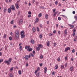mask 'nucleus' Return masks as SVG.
<instances>
[{
	"instance_id": "f257e3e1",
	"label": "nucleus",
	"mask_w": 77,
	"mask_h": 77,
	"mask_svg": "<svg viewBox=\"0 0 77 77\" xmlns=\"http://www.w3.org/2000/svg\"><path fill=\"white\" fill-rule=\"evenodd\" d=\"M15 37L16 39H19V38H20V31L19 30H17L15 31Z\"/></svg>"
},
{
	"instance_id": "f03ea898",
	"label": "nucleus",
	"mask_w": 77,
	"mask_h": 77,
	"mask_svg": "<svg viewBox=\"0 0 77 77\" xmlns=\"http://www.w3.org/2000/svg\"><path fill=\"white\" fill-rule=\"evenodd\" d=\"M12 59L11 58H9L8 60L5 61L4 62L5 63H7V65H9L10 64V63H11V61H12Z\"/></svg>"
},
{
	"instance_id": "7ed1b4c3",
	"label": "nucleus",
	"mask_w": 77,
	"mask_h": 77,
	"mask_svg": "<svg viewBox=\"0 0 77 77\" xmlns=\"http://www.w3.org/2000/svg\"><path fill=\"white\" fill-rule=\"evenodd\" d=\"M41 48H43V46L41 44H39L38 45V46L37 48H36V50L37 51H39V50H41Z\"/></svg>"
},
{
	"instance_id": "20e7f679",
	"label": "nucleus",
	"mask_w": 77,
	"mask_h": 77,
	"mask_svg": "<svg viewBox=\"0 0 77 77\" xmlns=\"http://www.w3.org/2000/svg\"><path fill=\"white\" fill-rule=\"evenodd\" d=\"M27 50V51H28L29 52H30L31 51H32V48H30V46H28Z\"/></svg>"
},
{
	"instance_id": "39448f33",
	"label": "nucleus",
	"mask_w": 77,
	"mask_h": 77,
	"mask_svg": "<svg viewBox=\"0 0 77 77\" xmlns=\"http://www.w3.org/2000/svg\"><path fill=\"white\" fill-rule=\"evenodd\" d=\"M10 8L12 9L13 11H15V6L14 5H12L11 6Z\"/></svg>"
},
{
	"instance_id": "423d86ee",
	"label": "nucleus",
	"mask_w": 77,
	"mask_h": 77,
	"mask_svg": "<svg viewBox=\"0 0 77 77\" xmlns=\"http://www.w3.org/2000/svg\"><path fill=\"white\" fill-rule=\"evenodd\" d=\"M70 50V48L69 47H67L66 48H65V51L66 52L68 50Z\"/></svg>"
},
{
	"instance_id": "0eeeda50",
	"label": "nucleus",
	"mask_w": 77,
	"mask_h": 77,
	"mask_svg": "<svg viewBox=\"0 0 77 77\" xmlns=\"http://www.w3.org/2000/svg\"><path fill=\"white\" fill-rule=\"evenodd\" d=\"M19 5L18 3H16L15 4V7L16 8V9H19Z\"/></svg>"
},
{
	"instance_id": "6e6552de",
	"label": "nucleus",
	"mask_w": 77,
	"mask_h": 77,
	"mask_svg": "<svg viewBox=\"0 0 77 77\" xmlns=\"http://www.w3.org/2000/svg\"><path fill=\"white\" fill-rule=\"evenodd\" d=\"M73 66H71L69 68V70L70 71H71V72H72V70H73Z\"/></svg>"
},
{
	"instance_id": "1a4fd4ad",
	"label": "nucleus",
	"mask_w": 77,
	"mask_h": 77,
	"mask_svg": "<svg viewBox=\"0 0 77 77\" xmlns=\"http://www.w3.org/2000/svg\"><path fill=\"white\" fill-rule=\"evenodd\" d=\"M23 19H21L19 21V24H20V25L22 24L23 23Z\"/></svg>"
},
{
	"instance_id": "9d476101",
	"label": "nucleus",
	"mask_w": 77,
	"mask_h": 77,
	"mask_svg": "<svg viewBox=\"0 0 77 77\" xmlns=\"http://www.w3.org/2000/svg\"><path fill=\"white\" fill-rule=\"evenodd\" d=\"M25 59L26 60H28V59H29V56L28 55H25Z\"/></svg>"
},
{
	"instance_id": "9b49d317",
	"label": "nucleus",
	"mask_w": 77,
	"mask_h": 77,
	"mask_svg": "<svg viewBox=\"0 0 77 77\" xmlns=\"http://www.w3.org/2000/svg\"><path fill=\"white\" fill-rule=\"evenodd\" d=\"M32 29L33 32H36V28H35L33 27Z\"/></svg>"
},
{
	"instance_id": "f8f14e48",
	"label": "nucleus",
	"mask_w": 77,
	"mask_h": 77,
	"mask_svg": "<svg viewBox=\"0 0 77 77\" xmlns=\"http://www.w3.org/2000/svg\"><path fill=\"white\" fill-rule=\"evenodd\" d=\"M8 13H11V9L10 8H9L8 9Z\"/></svg>"
},
{
	"instance_id": "ddd939ff",
	"label": "nucleus",
	"mask_w": 77,
	"mask_h": 77,
	"mask_svg": "<svg viewBox=\"0 0 77 77\" xmlns=\"http://www.w3.org/2000/svg\"><path fill=\"white\" fill-rule=\"evenodd\" d=\"M24 34V31H21V32L20 35H23Z\"/></svg>"
},
{
	"instance_id": "4468645a",
	"label": "nucleus",
	"mask_w": 77,
	"mask_h": 77,
	"mask_svg": "<svg viewBox=\"0 0 77 77\" xmlns=\"http://www.w3.org/2000/svg\"><path fill=\"white\" fill-rule=\"evenodd\" d=\"M47 45L48 47L50 46V41H48L47 43Z\"/></svg>"
},
{
	"instance_id": "2eb2a0df",
	"label": "nucleus",
	"mask_w": 77,
	"mask_h": 77,
	"mask_svg": "<svg viewBox=\"0 0 77 77\" xmlns=\"http://www.w3.org/2000/svg\"><path fill=\"white\" fill-rule=\"evenodd\" d=\"M44 69H45V73H46V72H47V68L46 67H45V68H44Z\"/></svg>"
},
{
	"instance_id": "dca6fc26",
	"label": "nucleus",
	"mask_w": 77,
	"mask_h": 77,
	"mask_svg": "<svg viewBox=\"0 0 77 77\" xmlns=\"http://www.w3.org/2000/svg\"><path fill=\"white\" fill-rule=\"evenodd\" d=\"M7 10V9L5 7L4 9V13L6 12V11Z\"/></svg>"
},
{
	"instance_id": "f3484780",
	"label": "nucleus",
	"mask_w": 77,
	"mask_h": 77,
	"mask_svg": "<svg viewBox=\"0 0 77 77\" xmlns=\"http://www.w3.org/2000/svg\"><path fill=\"white\" fill-rule=\"evenodd\" d=\"M31 42L32 44H35V41L33 39L31 40Z\"/></svg>"
},
{
	"instance_id": "a211bd4d",
	"label": "nucleus",
	"mask_w": 77,
	"mask_h": 77,
	"mask_svg": "<svg viewBox=\"0 0 77 77\" xmlns=\"http://www.w3.org/2000/svg\"><path fill=\"white\" fill-rule=\"evenodd\" d=\"M39 38L40 39H41L42 38V34H40L39 35Z\"/></svg>"
},
{
	"instance_id": "6ab92c4d",
	"label": "nucleus",
	"mask_w": 77,
	"mask_h": 77,
	"mask_svg": "<svg viewBox=\"0 0 77 77\" xmlns=\"http://www.w3.org/2000/svg\"><path fill=\"white\" fill-rule=\"evenodd\" d=\"M69 26H70V27H71V28H74V25H72L71 24H69Z\"/></svg>"
},
{
	"instance_id": "aec40b11",
	"label": "nucleus",
	"mask_w": 77,
	"mask_h": 77,
	"mask_svg": "<svg viewBox=\"0 0 77 77\" xmlns=\"http://www.w3.org/2000/svg\"><path fill=\"white\" fill-rule=\"evenodd\" d=\"M39 21V20L38 19V18H36V20L35 21V22L37 23Z\"/></svg>"
},
{
	"instance_id": "412c9836",
	"label": "nucleus",
	"mask_w": 77,
	"mask_h": 77,
	"mask_svg": "<svg viewBox=\"0 0 77 77\" xmlns=\"http://www.w3.org/2000/svg\"><path fill=\"white\" fill-rule=\"evenodd\" d=\"M61 69H63L64 68V66L63 65H61Z\"/></svg>"
},
{
	"instance_id": "4be33fe9",
	"label": "nucleus",
	"mask_w": 77,
	"mask_h": 77,
	"mask_svg": "<svg viewBox=\"0 0 77 77\" xmlns=\"http://www.w3.org/2000/svg\"><path fill=\"white\" fill-rule=\"evenodd\" d=\"M64 33L65 34H66V35L67 34L66 33H67V29H65V30H64Z\"/></svg>"
},
{
	"instance_id": "5701e85b",
	"label": "nucleus",
	"mask_w": 77,
	"mask_h": 77,
	"mask_svg": "<svg viewBox=\"0 0 77 77\" xmlns=\"http://www.w3.org/2000/svg\"><path fill=\"white\" fill-rule=\"evenodd\" d=\"M57 68H58V66H57V65L55 67V69H57Z\"/></svg>"
},
{
	"instance_id": "b1692460",
	"label": "nucleus",
	"mask_w": 77,
	"mask_h": 77,
	"mask_svg": "<svg viewBox=\"0 0 77 77\" xmlns=\"http://www.w3.org/2000/svg\"><path fill=\"white\" fill-rule=\"evenodd\" d=\"M9 76L10 77H13L12 74L11 73L9 74Z\"/></svg>"
},
{
	"instance_id": "393cba45",
	"label": "nucleus",
	"mask_w": 77,
	"mask_h": 77,
	"mask_svg": "<svg viewBox=\"0 0 77 77\" xmlns=\"http://www.w3.org/2000/svg\"><path fill=\"white\" fill-rule=\"evenodd\" d=\"M45 17L46 19H47V18H48V14H46V15H45Z\"/></svg>"
},
{
	"instance_id": "a878e982",
	"label": "nucleus",
	"mask_w": 77,
	"mask_h": 77,
	"mask_svg": "<svg viewBox=\"0 0 77 77\" xmlns=\"http://www.w3.org/2000/svg\"><path fill=\"white\" fill-rule=\"evenodd\" d=\"M21 35V38H24L25 36L24 35Z\"/></svg>"
},
{
	"instance_id": "bb28decb",
	"label": "nucleus",
	"mask_w": 77,
	"mask_h": 77,
	"mask_svg": "<svg viewBox=\"0 0 77 77\" xmlns=\"http://www.w3.org/2000/svg\"><path fill=\"white\" fill-rule=\"evenodd\" d=\"M39 4V2H36V6H38V5Z\"/></svg>"
},
{
	"instance_id": "cd10ccee",
	"label": "nucleus",
	"mask_w": 77,
	"mask_h": 77,
	"mask_svg": "<svg viewBox=\"0 0 77 77\" xmlns=\"http://www.w3.org/2000/svg\"><path fill=\"white\" fill-rule=\"evenodd\" d=\"M36 76H37V77H39V73H37Z\"/></svg>"
},
{
	"instance_id": "c85d7f7f",
	"label": "nucleus",
	"mask_w": 77,
	"mask_h": 77,
	"mask_svg": "<svg viewBox=\"0 0 77 77\" xmlns=\"http://www.w3.org/2000/svg\"><path fill=\"white\" fill-rule=\"evenodd\" d=\"M56 12H55L54 14H53V16L55 17V16H56Z\"/></svg>"
},
{
	"instance_id": "c756f323",
	"label": "nucleus",
	"mask_w": 77,
	"mask_h": 77,
	"mask_svg": "<svg viewBox=\"0 0 77 77\" xmlns=\"http://www.w3.org/2000/svg\"><path fill=\"white\" fill-rule=\"evenodd\" d=\"M38 16L39 17H41V16H42V14L40 13V14H38Z\"/></svg>"
},
{
	"instance_id": "7c9ffc66",
	"label": "nucleus",
	"mask_w": 77,
	"mask_h": 77,
	"mask_svg": "<svg viewBox=\"0 0 77 77\" xmlns=\"http://www.w3.org/2000/svg\"><path fill=\"white\" fill-rule=\"evenodd\" d=\"M3 59H1L0 60V64L1 63V62H3Z\"/></svg>"
},
{
	"instance_id": "2f4dec72",
	"label": "nucleus",
	"mask_w": 77,
	"mask_h": 77,
	"mask_svg": "<svg viewBox=\"0 0 77 77\" xmlns=\"http://www.w3.org/2000/svg\"><path fill=\"white\" fill-rule=\"evenodd\" d=\"M58 20H59V21H60V20H61V18L60 17H59L58 18Z\"/></svg>"
},
{
	"instance_id": "473e14b6",
	"label": "nucleus",
	"mask_w": 77,
	"mask_h": 77,
	"mask_svg": "<svg viewBox=\"0 0 77 77\" xmlns=\"http://www.w3.org/2000/svg\"><path fill=\"white\" fill-rule=\"evenodd\" d=\"M19 74H20V75L21 74V70H19Z\"/></svg>"
},
{
	"instance_id": "72a5a7b5",
	"label": "nucleus",
	"mask_w": 77,
	"mask_h": 77,
	"mask_svg": "<svg viewBox=\"0 0 77 77\" xmlns=\"http://www.w3.org/2000/svg\"><path fill=\"white\" fill-rule=\"evenodd\" d=\"M37 30L38 32H39V29L38 27H37Z\"/></svg>"
},
{
	"instance_id": "f704fd0d",
	"label": "nucleus",
	"mask_w": 77,
	"mask_h": 77,
	"mask_svg": "<svg viewBox=\"0 0 77 77\" xmlns=\"http://www.w3.org/2000/svg\"><path fill=\"white\" fill-rule=\"evenodd\" d=\"M74 18H75V20H77V16H75Z\"/></svg>"
},
{
	"instance_id": "c9c22d12",
	"label": "nucleus",
	"mask_w": 77,
	"mask_h": 77,
	"mask_svg": "<svg viewBox=\"0 0 77 77\" xmlns=\"http://www.w3.org/2000/svg\"><path fill=\"white\" fill-rule=\"evenodd\" d=\"M72 36H74L75 35V33L74 32H73L72 34Z\"/></svg>"
},
{
	"instance_id": "e433bc0d",
	"label": "nucleus",
	"mask_w": 77,
	"mask_h": 77,
	"mask_svg": "<svg viewBox=\"0 0 77 77\" xmlns=\"http://www.w3.org/2000/svg\"><path fill=\"white\" fill-rule=\"evenodd\" d=\"M57 61H60V58L58 57L57 59Z\"/></svg>"
},
{
	"instance_id": "4c0bfd02",
	"label": "nucleus",
	"mask_w": 77,
	"mask_h": 77,
	"mask_svg": "<svg viewBox=\"0 0 77 77\" xmlns=\"http://www.w3.org/2000/svg\"><path fill=\"white\" fill-rule=\"evenodd\" d=\"M14 23V20H12L11 21V24H13Z\"/></svg>"
},
{
	"instance_id": "58836bf2",
	"label": "nucleus",
	"mask_w": 77,
	"mask_h": 77,
	"mask_svg": "<svg viewBox=\"0 0 77 77\" xmlns=\"http://www.w3.org/2000/svg\"><path fill=\"white\" fill-rule=\"evenodd\" d=\"M30 54H31V55L32 56V57H34L33 54L32 53H30Z\"/></svg>"
},
{
	"instance_id": "ea45409f",
	"label": "nucleus",
	"mask_w": 77,
	"mask_h": 77,
	"mask_svg": "<svg viewBox=\"0 0 77 77\" xmlns=\"http://www.w3.org/2000/svg\"><path fill=\"white\" fill-rule=\"evenodd\" d=\"M57 4H58V2H57V1H56L55 2V5H57Z\"/></svg>"
},
{
	"instance_id": "a19ab883",
	"label": "nucleus",
	"mask_w": 77,
	"mask_h": 77,
	"mask_svg": "<svg viewBox=\"0 0 77 77\" xmlns=\"http://www.w3.org/2000/svg\"><path fill=\"white\" fill-rule=\"evenodd\" d=\"M39 69H40V68H39V67H38L37 69V71H39Z\"/></svg>"
},
{
	"instance_id": "79ce46f5",
	"label": "nucleus",
	"mask_w": 77,
	"mask_h": 77,
	"mask_svg": "<svg viewBox=\"0 0 77 77\" xmlns=\"http://www.w3.org/2000/svg\"><path fill=\"white\" fill-rule=\"evenodd\" d=\"M52 35H53V34H52V33H50V34H49V36H51Z\"/></svg>"
},
{
	"instance_id": "37998d69",
	"label": "nucleus",
	"mask_w": 77,
	"mask_h": 77,
	"mask_svg": "<svg viewBox=\"0 0 77 77\" xmlns=\"http://www.w3.org/2000/svg\"><path fill=\"white\" fill-rule=\"evenodd\" d=\"M9 40H10V41H11V40H12V37H9Z\"/></svg>"
},
{
	"instance_id": "c03bdc74",
	"label": "nucleus",
	"mask_w": 77,
	"mask_h": 77,
	"mask_svg": "<svg viewBox=\"0 0 77 77\" xmlns=\"http://www.w3.org/2000/svg\"><path fill=\"white\" fill-rule=\"evenodd\" d=\"M54 47H56V43H54Z\"/></svg>"
},
{
	"instance_id": "a18cd8bd",
	"label": "nucleus",
	"mask_w": 77,
	"mask_h": 77,
	"mask_svg": "<svg viewBox=\"0 0 77 77\" xmlns=\"http://www.w3.org/2000/svg\"><path fill=\"white\" fill-rule=\"evenodd\" d=\"M20 11H19L18 13L17 14V15H20Z\"/></svg>"
},
{
	"instance_id": "49530a36",
	"label": "nucleus",
	"mask_w": 77,
	"mask_h": 77,
	"mask_svg": "<svg viewBox=\"0 0 77 77\" xmlns=\"http://www.w3.org/2000/svg\"><path fill=\"white\" fill-rule=\"evenodd\" d=\"M72 14H75V11H73L72 12Z\"/></svg>"
},
{
	"instance_id": "de8ad7c7",
	"label": "nucleus",
	"mask_w": 77,
	"mask_h": 77,
	"mask_svg": "<svg viewBox=\"0 0 77 77\" xmlns=\"http://www.w3.org/2000/svg\"><path fill=\"white\" fill-rule=\"evenodd\" d=\"M40 59H43V56H41L40 57Z\"/></svg>"
},
{
	"instance_id": "09e8293b",
	"label": "nucleus",
	"mask_w": 77,
	"mask_h": 77,
	"mask_svg": "<svg viewBox=\"0 0 77 77\" xmlns=\"http://www.w3.org/2000/svg\"><path fill=\"white\" fill-rule=\"evenodd\" d=\"M29 14L30 15H31V14H32V13L30 11H29L28 12Z\"/></svg>"
},
{
	"instance_id": "8fccbe9b",
	"label": "nucleus",
	"mask_w": 77,
	"mask_h": 77,
	"mask_svg": "<svg viewBox=\"0 0 77 77\" xmlns=\"http://www.w3.org/2000/svg\"><path fill=\"white\" fill-rule=\"evenodd\" d=\"M72 53H74L75 52V50H74V49H73L72 51Z\"/></svg>"
},
{
	"instance_id": "3c124183",
	"label": "nucleus",
	"mask_w": 77,
	"mask_h": 77,
	"mask_svg": "<svg viewBox=\"0 0 77 77\" xmlns=\"http://www.w3.org/2000/svg\"><path fill=\"white\" fill-rule=\"evenodd\" d=\"M68 65V63H66V64H65V67H66V66H67Z\"/></svg>"
},
{
	"instance_id": "603ef678",
	"label": "nucleus",
	"mask_w": 77,
	"mask_h": 77,
	"mask_svg": "<svg viewBox=\"0 0 77 77\" xmlns=\"http://www.w3.org/2000/svg\"><path fill=\"white\" fill-rule=\"evenodd\" d=\"M10 70H11V71H13V68L11 67L10 69Z\"/></svg>"
},
{
	"instance_id": "864d4df0",
	"label": "nucleus",
	"mask_w": 77,
	"mask_h": 77,
	"mask_svg": "<svg viewBox=\"0 0 77 77\" xmlns=\"http://www.w3.org/2000/svg\"><path fill=\"white\" fill-rule=\"evenodd\" d=\"M4 36L5 38H6V34H4Z\"/></svg>"
},
{
	"instance_id": "5fc2aeb1",
	"label": "nucleus",
	"mask_w": 77,
	"mask_h": 77,
	"mask_svg": "<svg viewBox=\"0 0 77 77\" xmlns=\"http://www.w3.org/2000/svg\"><path fill=\"white\" fill-rule=\"evenodd\" d=\"M28 17L29 18H30V17H31V15H30V14L28 15Z\"/></svg>"
},
{
	"instance_id": "6e6d98bb",
	"label": "nucleus",
	"mask_w": 77,
	"mask_h": 77,
	"mask_svg": "<svg viewBox=\"0 0 77 77\" xmlns=\"http://www.w3.org/2000/svg\"><path fill=\"white\" fill-rule=\"evenodd\" d=\"M26 66H29V64H28V63H26Z\"/></svg>"
},
{
	"instance_id": "4d7b16f0",
	"label": "nucleus",
	"mask_w": 77,
	"mask_h": 77,
	"mask_svg": "<svg viewBox=\"0 0 77 77\" xmlns=\"http://www.w3.org/2000/svg\"><path fill=\"white\" fill-rule=\"evenodd\" d=\"M27 48H28V46H25V49H27Z\"/></svg>"
},
{
	"instance_id": "13d9d810",
	"label": "nucleus",
	"mask_w": 77,
	"mask_h": 77,
	"mask_svg": "<svg viewBox=\"0 0 77 77\" xmlns=\"http://www.w3.org/2000/svg\"><path fill=\"white\" fill-rule=\"evenodd\" d=\"M33 54H35V51H32Z\"/></svg>"
},
{
	"instance_id": "bf43d9fd",
	"label": "nucleus",
	"mask_w": 77,
	"mask_h": 77,
	"mask_svg": "<svg viewBox=\"0 0 77 77\" xmlns=\"http://www.w3.org/2000/svg\"><path fill=\"white\" fill-rule=\"evenodd\" d=\"M73 33H75V32H76V29H74L73 30Z\"/></svg>"
},
{
	"instance_id": "052dcab7",
	"label": "nucleus",
	"mask_w": 77,
	"mask_h": 77,
	"mask_svg": "<svg viewBox=\"0 0 77 77\" xmlns=\"http://www.w3.org/2000/svg\"><path fill=\"white\" fill-rule=\"evenodd\" d=\"M56 32V31L55 30L53 32V33H55Z\"/></svg>"
},
{
	"instance_id": "680f3d73",
	"label": "nucleus",
	"mask_w": 77,
	"mask_h": 77,
	"mask_svg": "<svg viewBox=\"0 0 77 77\" xmlns=\"http://www.w3.org/2000/svg\"><path fill=\"white\" fill-rule=\"evenodd\" d=\"M74 38H75V39H77V36H75Z\"/></svg>"
},
{
	"instance_id": "e2e57ef3",
	"label": "nucleus",
	"mask_w": 77,
	"mask_h": 77,
	"mask_svg": "<svg viewBox=\"0 0 77 77\" xmlns=\"http://www.w3.org/2000/svg\"><path fill=\"white\" fill-rule=\"evenodd\" d=\"M58 26H59L58 24H56V27H58Z\"/></svg>"
},
{
	"instance_id": "0e129e2a",
	"label": "nucleus",
	"mask_w": 77,
	"mask_h": 77,
	"mask_svg": "<svg viewBox=\"0 0 77 77\" xmlns=\"http://www.w3.org/2000/svg\"><path fill=\"white\" fill-rule=\"evenodd\" d=\"M35 2V0H32V3H34Z\"/></svg>"
},
{
	"instance_id": "69168bd1",
	"label": "nucleus",
	"mask_w": 77,
	"mask_h": 77,
	"mask_svg": "<svg viewBox=\"0 0 77 77\" xmlns=\"http://www.w3.org/2000/svg\"><path fill=\"white\" fill-rule=\"evenodd\" d=\"M13 34V33H12V32H11L10 33V35L11 36H12V35Z\"/></svg>"
},
{
	"instance_id": "338daca9",
	"label": "nucleus",
	"mask_w": 77,
	"mask_h": 77,
	"mask_svg": "<svg viewBox=\"0 0 77 77\" xmlns=\"http://www.w3.org/2000/svg\"><path fill=\"white\" fill-rule=\"evenodd\" d=\"M53 12H56V9H54L53 10Z\"/></svg>"
},
{
	"instance_id": "774afa93",
	"label": "nucleus",
	"mask_w": 77,
	"mask_h": 77,
	"mask_svg": "<svg viewBox=\"0 0 77 77\" xmlns=\"http://www.w3.org/2000/svg\"><path fill=\"white\" fill-rule=\"evenodd\" d=\"M42 66V63H41L40 64V66Z\"/></svg>"
}]
</instances>
